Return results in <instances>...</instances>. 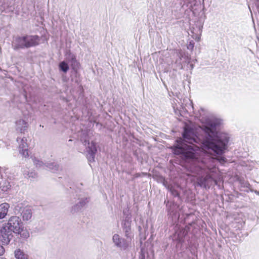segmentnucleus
I'll use <instances>...</instances> for the list:
<instances>
[{"mask_svg": "<svg viewBox=\"0 0 259 259\" xmlns=\"http://www.w3.org/2000/svg\"><path fill=\"white\" fill-rule=\"evenodd\" d=\"M178 56L179 57L180 59H181V57H182V55L180 53H177Z\"/></svg>", "mask_w": 259, "mask_h": 259, "instance_id": "bb28decb", "label": "nucleus"}, {"mask_svg": "<svg viewBox=\"0 0 259 259\" xmlns=\"http://www.w3.org/2000/svg\"><path fill=\"white\" fill-rule=\"evenodd\" d=\"M220 124L218 120L208 122L204 128L206 135L203 140L195 135L192 128L186 125L183 138L177 139L172 148L175 154L181 155L187 163L188 170L193 175H206L197 178L198 184L206 189L209 188L213 181L216 183L210 174L215 171L216 159L207 154L200 155L199 148L202 147L206 152L214 155H221L225 152L229 137L226 134L217 131Z\"/></svg>", "mask_w": 259, "mask_h": 259, "instance_id": "f257e3e1", "label": "nucleus"}, {"mask_svg": "<svg viewBox=\"0 0 259 259\" xmlns=\"http://www.w3.org/2000/svg\"><path fill=\"white\" fill-rule=\"evenodd\" d=\"M13 49L18 50L20 49L28 48L26 36H19L16 38L13 45Z\"/></svg>", "mask_w": 259, "mask_h": 259, "instance_id": "6e6552de", "label": "nucleus"}, {"mask_svg": "<svg viewBox=\"0 0 259 259\" xmlns=\"http://www.w3.org/2000/svg\"><path fill=\"white\" fill-rule=\"evenodd\" d=\"M11 187L10 182L7 179L2 178L0 180V188L3 191L7 192Z\"/></svg>", "mask_w": 259, "mask_h": 259, "instance_id": "dca6fc26", "label": "nucleus"}, {"mask_svg": "<svg viewBox=\"0 0 259 259\" xmlns=\"http://www.w3.org/2000/svg\"><path fill=\"white\" fill-rule=\"evenodd\" d=\"M34 164L37 167H42L43 168H46L47 163H44L42 161L39 160L35 158L33 159Z\"/></svg>", "mask_w": 259, "mask_h": 259, "instance_id": "6ab92c4d", "label": "nucleus"}, {"mask_svg": "<svg viewBox=\"0 0 259 259\" xmlns=\"http://www.w3.org/2000/svg\"><path fill=\"white\" fill-rule=\"evenodd\" d=\"M220 161H225V158L224 157H221L220 159H218Z\"/></svg>", "mask_w": 259, "mask_h": 259, "instance_id": "a878e982", "label": "nucleus"}, {"mask_svg": "<svg viewBox=\"0 0 259 259\" xmlns=\"http://www.w3.org/2000/svg\"><path fill=\"white\" fill-rule=\"evenodd\" d=\"M1 259H6V258H4V257H2V258H1Z\"/></svg>", "mask_w": 259, "mask_h": 259, "instance_id": "cd10ccee", "label": "nucleus"}, {"mask_svg": "<svg viewBox=\"0 0 259 259\" xmlns=\"http://www.w3.org/2000/svg\"><path fill=\"white\" fill-rule=\"evenodd\" d=\"M139 259H145V256L143 249L141 250L140 254L139 255Z\"/></svg>", "mask_w": 259, "mask_h": 259, "instance_id": "b1692460", "label": "nucleus"}, {"mask_svg": "<svg viewBox=\"0 0 259 259\" xmlns=\"http://www.w3.org/2000/svg\"><path fill=\"white\" fill-rule=\"evenodd\" d=\"M78 200V201L73 205L70 209V212L72 213H75L81 210L88 203L89 198L88 197H79Z\"/></svg>", "mask_w": 259, "mask_h": 259, "instance_id": "423d86ee", "label": "nucleus"}, {"mask_svg": "<svg viewBox=\"0 0 259 259\" xmlns=\"http://www.w3.org/2000/svg\"><path fill=\"white\" fill-rule=\"evenodd\" d=\"M112 240L115 245L121 249H125L128 246L127 241L121 238L118 234H114L113 236Z\"/></svg>", "mask_w": 259, "mask_h": 259, "instance_id": "1a4fd4ad", "label": "nucleus"}, {"mask_svg": "<svg viewBox=\"0 0 259 259\" xmlns=\"http://www.w3.org/2000/svg\"><path fill=\"white\" fill-rule=\"evenodd\" d=\"M15 256L17 259H27V255L19 249L15 250Z\"/></svg>", "mask_w": 259, "mask_h": 259, "instance_id": "a211bd4d", "label": "nucleus"}, {"mask_svg": "<svg viewBox=\"0 0 259 259\" xmlns=\"http://www.w3.org/2000/svg\"><path fill=\"white\" fill-rule=\"evenodd\" d=\"M17 142L19 143V153L24 157L29 156L28 147V145L27 143V139L25 137L22 138H17Z\"/></svg>", "mask_w": 259, "mask_h": 259, "instance_id": "0eeeda50", "label": "nucleus"}, {"mask_svg": "<svg viewBox=\"0 0 259 259\" xmlns=\"http://www.w3.org/2000/svg\"><path fill=\"white\" fill-rule=\"evenodd\" d=\"M187 234V231L185 229L182 228L176 232L175 238L178 241V243H182L184 242V238Z\"/></svg>", "mask_w": 259, "mask_h": 259, "instance_id": "4468645a", "label": "nucleus"}, {"mask_svg": "<svg viewBox=\"0 0 259 259\" xmlns=\"http://www.w3.org/2000/svg\"><path fill=\"white\" fill-rule=\"evenodd\" d=\"M13 233L4 225L0 229V242L3 245L8 244L13 238Z\"/></svg>", "mask_w": 259, "mask_h": 259, "instance_id": "39448f33", "label": "nucleus"}, {"mask_svg": "<svg viewBox=\"0 0 259 259\" xmlns=\"http://www.w3.org/2000/svg\"><path fill=\"white\" fill-rule=\"evenodd\" d=\"M59 68L61 71L65 73L67 72L69 68L68 65L64 61L61 62L59 64Z\"/></svg>", "mask_w": 259, "mask_h": 259, "instance_id": "aec40b11", "label": "nucleus"}, {"mask_svg": "<svg viewBox=\"0 0 259 259\" xmlns=\"http://www.w3.org/2000/svg\"><path fill=\"white\" fill-rule=\"evenodd\" d=\"M4 226L8 229L11 230L13 233H15L20 231V228L23 226V224L19 217L13 215L9 219L8 222L5 223Z\"/></svg>", "mask_w": 259, "mask_h": 259, "instance_id": "20e7f679", "label": "nucleus"}, {"mask_svg": "<svg viewBox=\"0 0 259 259\" xmlns=\"http://www.w3.org/2000/svg\"><path fill=\"white\" fill-rule=\"evenodd\" d=\"M46 168H48L53 172H55L59 170V166L56 162L47 163Z\"/></svg>", "mask_w": 259, "mask_h": 259, "instance_id": "f3484780", "label": "nucleus"}, {"mask_svg": "<svg viewBox=\"0 0 259 259\" xmlns=\"http://www.w3.org/2000/svg\"><path fill=\"white\" fill-rule=\"evenodd\" d=\"M28 123L23 119H20L16 122V130L24 133L27 130Z\"/></svg>", "mask_w": 259, "mask_h": 259, "instance_id": "ddd939ff", "label": "nucleus"}, {"mask_svg": "<svg viewBox=\"0 0 259 259\" xmlns=\"http://www.w3.org/2000/svg\"><path fill=\"white\" fill-rule=\"evenodd\" d=\"M131 218L127 216L125 217V219L123 220L122 223V226L124 231L125 236L127 237H130V234L131 232Z\"/></svg>", "mask_w": 259, "mask_h": 259, "instance_id": "9b49d317", "label": "nucleus"}, {"mask_svg": "<svg viewBox=\"0 0 259 259\" xmlns=\"http://www.w3.org/2000/svg\"><path fill=\"white\" fill-rule=\"evenodd\" d=\"M80 140L84 146L88 145V147H87V157L88 161L89 162H94L95 155L97 152L95 143L93 142L90 143L89 138L87 136L81 137Z\"/></svg>", "mask_w": 259, "mask_h": 259, "instance_id": "7ed1b4c3", "label": "nucleus"}, {"mask_svg": "<svg viewBox=\"0 0 259 259\" xmlns=\"http://www.w3.org/2000/svg\"><path fill=\"white\" fill-rule=\"evenodd\" d=\"M5 250L4 247L0 244V256L3 255L5 253Z\"/></svg>", "mask_w": 259, "mask_h": 259, "instance_id": "393cba45", "label": "nucleus"}, {"mask_svg": "<svg viewBox=\"0 0 259 259\" xmlns=\"http://www.w3.org/2000/svg\"><path fill=\"white\" fill-rule=\"evenodd\" d=\"M14 211L16 214H20L24 222L29 221L32 218L31 207L23 202H17L14 205Z\"/></svg>", "mask_w": 259, "mask_h": 259, "instance_id": "f03ea898", "label": "nucleus"}, {"mask_svg": "<svg viewBox=\"0 0 259 259\" xmlns=\"http://www.w3.org/2000/svg\"><path fill=\"white\" fill-rule=\"evenodd\" d=\"M28 48L38 46L40 41V37L38 35H26Z\"/></svg>", "mask_w": 259, "mask_h": 259, "instance_id": "9d476101", "label": "nucleus"}, {"mask_svg": "<svg viewBox=\"0 0 259 259\" xmlns=\"http://www.w3.org/2000/svg\"><path fill=\"white\" fill-rule=\"evenodd\" d=\"M71 64L73 69L78 65V62L75 59V56L73 55H71Z\"/></svg>", "mask_w": 259, "mask_h": 259, "instance_id": "4be33fe9", "label": "nucleus"}, {"mask_svg": "<svg viewBox=\"0 0 259 259\" xmlns=\"http://www.w3.org/2000/svg\"><path fill=\"white\" fill-rule=\"evenodd\" d=\"M10 204L4 202L0 204V220L5 219L8 214Z\"/></svg>", "mask_w": 259, "mask_h": 259, "instance_id": "f8f14e48", "label": "nucleus"}, {"mask_svg": "<svg viewBox=\"0 0 259 259\" xmlns=\"http://www.w3.org/2000/svg\"><path fill=\"white\" fill-rule=\"evenodd\" d=\"M168 189L174 196H175V197L179 196V192L173 187L168 186Z\"/></svg>", "mask_w": 259, "mask_h": 259, "instance_id": "412c9836", "label": "nucleus"}, {"mask_svg": "<svg viewBox=\"0 0 259 259\" xmlns=\"http://www.w3.org/2000/svg\"><path fill=\"white\" fill-rule=\"evenodd\" d=\"M18 232H16L15 234L19 235L20 238L23 240H26L30 236V234L29 231L24 228L23 226L21 228H20V231H18Z\"/></svg>", "mask_w": 259, "mask_h": 259, "instance_id": "2eb2a0df", "label": "nucleus"}, {"mask_svg": "<svg viewBox=\"0 0 259 259\" xmlns=\"http://www.w3.org/2000/svg\"><path fill=\"white\" fill-rule=\"evenodd\" d=\"M27 176H28V178H30V179L31 178L32 179H35L37 177V174L36 172H35L34 171H32L28 172Z\"/></svg>", "mask_w": 259, "mask_h": 259, "instance_id": "5701e85b", "label": "nucleus"}]
</instances>
